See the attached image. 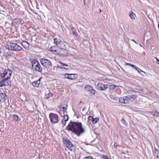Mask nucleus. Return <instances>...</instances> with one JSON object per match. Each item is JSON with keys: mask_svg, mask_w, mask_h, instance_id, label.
<instances>
[{"mask_svg": "<svg viewBox=\"0 0 159 159\" xmlns=\"http://www.w3.org/2000/svg\"><path fill=\"white\" fill-rule=\"evenodd\" d=\"M86 109V107H84L82 110V111H84Z\"/></svg>", "mask_w": 159, "mask_h": 159, "instance_id": "obj_40", "label": "nucleus"}, {"mask_svg": "<svg viewBox=\"0 0 159 159\" xmlns=\"http://www.w3.org/2000/svg\"><path fill=\"white\" fill-rule=\"evenodd\" d=\"M52 48H51L50 50L52 52H56V50L55 49H52Z\"/></svg>", "mask_w": 159, "mask_h": 159, "instance_id": "obj_35", "label": "nucleus"}, {"mask_svg": "<svg viewBox=\"0 0 159 159\" xmlns=\"http://www.w3.org/2000/svg\"><path fill=\"white\" fill-rule=\"evenodd\" d=\"M83 159H93V158L92 157L88 156L84 157Z\"/></svg>", "mask_w": 159, "mask_h": 159, "instance_id": "obj_27", "label": "nucleus"}, {"mask_svg": "<svg viewBox=\"0 0 159 159\" xmlns=\"http://www.w3.org/2000/svg\"><path fill=\"white\" fill-rule=\"evenodd\" d=\"M54 43L56 45L60 44L61 42V40L56 38L54 39Z\"/></svg>", "mask_w": 159, "mask_h": 159, "instance_id": "obj_18", "label": "nucleus"}, {"mask_svg": "<svg viewBox=\"0 0 159 159\" xmlns=\"http://www.w3.org/2000/svg\"><path fill=\"white\" fill-rule=\"evenodd\" d=\"M6 94L4 93H0V101L4 102L6 100Z\"/></svg>", "mask_w": 159, "mask_h": 159, "instance_id": "obj_13", "label": "nucleus"}, {"mask_svg": "<svg viewBox=\"0 0 159 159\" xmlns=\"http://www.w3.org/2000/svg\"><path fill=\"white\" fill-rule=\"evenodd\" d=\"M132 41H133L135 43H136V44H138V43H137V42L135 41L134 39L133 40H132Z\"/></svg>", "mask_w": 159, "mask_h": 159, "instance_id": "obj_38", "label": "nucleus"}, {"mask_svg": "<svg viewBox=\"0 0 159 159\" xmlns=\"http://www.w3.org/2000/svg\"><path fill=\"white\" fill-rule=\"evenodd\" d=\"M63 142L65 144H66L67 148H68L70 150L72 151L75 149V146L72 144L69 140L68 139H64Z\"/></svg>", "mask_w": 159, "mask_h": 159, "instance_id": "obj_6", "label": "nucleus"}, {"mask_svg": "<svg viewBox=\"0 0 159 159\" xmlns=\"http://www.w3.org/2000/svg\"><path fill=\"white\" fill-rule=\"evenodd\" d=\"M121 121L125 126H127L128 125L127 123L123 118L122 119Z\"/></svg>", "mask_w": 159, "mask_h": 159, "instance_id": "obj_21", "label": "nucleus"}, {"mask_svg": "<svg viewBox=\"0 0 159 159\" xmlns=\"http://www.w3.org/2000/svg\"><path fill=\"white\" fill-rule=\"evenodd\" d=\"M13 117L14 120L15 121H17L19 117L16 115H14Z\"/></svg>", "mask_w": 159, "mask_h": 159, "instance_id": "obj_23", "label": "nucleus"}, {"mask_svg": "<svg viewBox=\"0 0 159 159\" xmlns=\"http://www.w3.org/2000/svg\"><path fill=\"white\" fill-rule=\"evenodd\" d=\"M136 70H137V71L139 72V73H140L141 71H142L139 68H137V69H136Z\"/></svg>", "mask_w": 159, "mask_h": 159, "instance_id": "obj_31", "label": "nucleus"}, {"mask_svg": "<svg viewBox=\"0 0 159 159\" xmlns=\"http://www.w3.org/2000/svg\"><path fill=\"white\" fill-rule=\"evenodd\" d=\"M119 101L121 103L124 104L129 103L127 96L120 98L119 99Z\"/></svg>", "mask_w": 159, "mask_h": 159, "instance_id": "obj_11", "label": "nucleus"}, {"mask_svg": "<svg viewBox=\"0 0 159 159\" xmlns=\"http://www.w3.org/2000/svg\"><path fill=\"white\" fill-rule=\"evenodd\" d=\"M98 120V119L97 118H93L92 121V123L93 124L96 123L97 122Z\"/></svg>", "mask_w": 159, "mask_h": 159, "instance_id": "obj_22", "label": "nucleus"}, {"mask_svg": "<svg viewBox=\"0 0 159 159\" xmlns=\"http://www.w3.org/2000/svg\"><path fill=\"white\" fill-rule=\"evenodd\" d=\"M93 117L91 116H89L88 118V120L89 121V122H90V121L92 122L93 120Z\"/></svg>", "mask_w": 159, "mask_h": 159, "instance_id": "obj_26", "label": "nucleus"}, {"mask_svg": "<svg viewBox=\"0 0 159 159\" xmlns=\"http://www.w3.org/2000/svg\"><path fill=\"white\" fill-rule=\"evenodd\" d=\"M51 122L52 124L57 123L59 121L58 116L55 114L51 113L49 115Z\"/></svg>", "mask_w": 159, "mask_h": 159, "instance_id": "obj_5", "label": "nucleus"}, {"mask_svg": "<svg viewBox=\"0 0 159 159\" xmlns=\"http://www.w3.org/2000/svg\"><path fill=\"white\" fill-rule=\"evenodd\" d=\"M22 45L24 48L26 49L29 48V44L25 41H23L22 43Z\"/></svg>", "mask_w": 159, "mask_h": 159, "instance_id": "obj_17", "label": "nucleus"}, {"mask_svg": "<svg viewBox=\"0 0 159 159\" xmlns=\"http://www.w3.org/2000/svg\"><path fill=\"white\" fill-rule=\"evenodd\" d=\"M31 67L32 69L36 71L41 72L42 68L39 62L36 60H34L31 61Z\"/></svg>", "mask_w": 159, "mask_h": 159, "instance_id": "obj_2", "label": "nucleus"}, {"mask_svg": "<svg viewBox=\"0 0 159 159\" xmlns=\"http://www.w3.org/2000/svg\"><path fill=\"white\" fill-rule=\"evenodd\" d=\"M156 59L157 60V63L158 64H159V60L156 57H155Z\"/></svg>", "mask_w": 159, "mask_h": 159, "instance_id": "obj_33", "label": "nucleus"}, {"mask_svg": "<svg viewBox=\"0 0 159 159\" xmlns=\"http://www.w3.org/2000/svg\"><path fill=\"white\" fill-rule=\"evenodd\" d=\"M103 158L104 159H109L108 157L107 156H103Z\"/></svg>", "mask_w": 159, "mask_h": 159, "instance_id": "obj_32", "label": "nucleus"}, {"mask_svg": "<svg viewBox=\"0 0 159 159\" xmlns=\"http://www.w3.org/2000/svg\"><path fill=\"white\" fill-rule=\"evenodd\" d=\"M61 64H62L64 66H68V65H67L65 63H63L62 62H61Z\"/></svg>", "mask_w": 159, "mask_h": 159, "instance_id": "obj_34", "label": "nucleus"}, {"mask_svg": "<svg viewBox=\"0 0 159 159\" xmlns=\"http://www.w3.org/2000/svg\"><path fill=\"white\" fill-rule=\"evenodd\" d=\"M117 143H115L114 145V147L115 148H116V147L117 146Z\"/></svg>", "mask_w": 159, "mask_h": 159, "instance_id": "obj_36", "label": "nucleus"}, {"mask_svg": "<svg viewBox=\"0 0 159 159\" xmlns=\"http://www.w3.org/2000/svg\"><path fill=\"white\" fill-rule=\"evenodd\" d=\"M12 71L9 69L4 70L3 73L1 75V77L3 80H8L10 78L11 75Z\"/></svg>", "mask_w": 159, "mask_h": 159, "instance_id": "obj_4", "label": "nucleus"}, {"mask_svg": "<svg viewBox=\"0 0 159 159\" xmlns=\"http://www.w3.org/2000/svg\"><path fill=\"white\" fill-rule=\"evenodd\" d=\"M57 68H60L61 69H66L64 67H61V66H58Z\"/></svg>", "mask_w": 159, "mask_h": 159, "instance_id": "obj_29", "label": "nucleus"}, {"mask_svg": "<svg viewBox=\"0 0 159 159\" xmlns=\"http://www.w3.org/2000/svg\"><path fill=\"white\" fill-rule=\"evenodd\" d=\"M8 49L16 51H20L22 48L17 44L14 43H10L8 45Z\"/></svg>", "mask_w": 159, "mask_h": 159, "instance_id": "obj_3", "label": "nucleus"}, {"mask_svg": "<svg viewBox=\"0 0 159 159\" xmlns=\"http://www.w3.org/2000/svg\"><path fill=\"white\" fill-rule=\"evenodd\" d=\"M99 10H100V12H101L102 11V10H101L100 9H99Z\"/></svg>", "mask_w": 159, "mask_h": 159, "instance_id": "obj_42", "label": "nucleus"}, {"mask_svg": "<svg viewBox=\"0 0 159 159\" xmlns=\"http://www.w3.org/2000/svg\"><path fill=\"white\" fill-rule=\"evenodd\" d=\"M53 94L52 93H49L47 94H46L45 96V98L47 99H49L52 97Z\"/></svg>", "mask_w": 159, "mask_h": 159, "instance_id": "obj_19", "label": "nucleus"}, {"mask_svg": "<svg viewBox=\"0 0 159 159\" xmlns=\"http://www.w3.org/2000/svg\"><path fill=\"white\" fill-rule=\"evenodd\" d=\"M66 128L70 131L78 136L85 133V129L82 127L81 122H75L71 121L67 126Z\"/></svg>", "mask_w": 159, "mask_h": 159, "instance_id": "obj_1", "label": "nucleus"}, {"mask_svg": "<svg viewBox=\"0 0 159 159\" xmlns=\"http://www.w3.org/2000/svg\"><path fill=\"white\" fill-rule=\"evenodd\" d=\"M64 76L66 78L70 80H75L78 77L77 75L75 74H69L66 73L64 74Z\"/></svg>", "mask_w": 159, "mask_h": 159, "instance_id": "obj_8", "label": "nucleus"}, {"mask_svg": "<svg viewBox=\"0 0 159 159\" xmlns=\"http://www.w3.org/2000/svg\"><path fill=\"white\" fill-rule=\"evenodd\" d=\"M158 28H159V24L158 25Z\"/></svg>", "mask_w": 159, "mask_h": 159, "instance_id": "obj_44", "label": "nucleus"}, {"mask_svg": "<svg viewBox=\"0 0 159 159\" xmlns=\"http://www.w3.org/2000/svg\"><path fill=\"white\" fill-rule=\"evenodd\" d=\"M116 86L114 85H111L110 86V88L114 89L115 88Z\"/></svg>", "mask_w": 159, "mask_h": 159, "instance_id": "obj_28", "label": "nucleus"}, {"mask_svg": "<svg viewBox=\"0 0 159 159\" xmlns=\"http://www.w3.org/2000/svg\"><path fill=\"white\" fill-rule=\"evenodd\" d=\"M34 107H32V108H31L30 109V111H33L34 110Z\"/></svg>", "mask_w": 159, "mask_h": 159, "instance_id": "obj_37", "label": "nucleus"}, {"mask_svg": "<svg viewBox=\"0 0 159 159\" xmlns=\"http://www.w3.org/2000/svg\"><path fill=\"white\" fill-rule=\"evenodd\" d=\"M8 80H3L0 81V87H2L3 86L7 85L8 84V83L7 81Z\"/></svg>", "mask_w": 159, "mask_h": 159, "instance_id": "obj_14", "label": "nucleus"}, {"mask_svg": "<svg viewBox=\"0 0 159 159\" xmlns=\"http://www.w3.org/2000/svg\"><path fill=\"white\" fill-rule=\"evenodd\" d=\"M60 108L61 110H63V111L64 112L66 110L67 108L61 105L60 107Z\"/></svg>", "mask_w": 159, "mask_h": 159, "instance_id": "obj_24", "label": "nucleus"}, {"mask_svg": "<svg viewBox=\"0 0 159 159\" xmlns=\"http://www.w3.org/2000/svg\"><path fill=\"white\" fill-rule=\"evenodd\" d=\"M126 65H129L130 66H131V65L132 64H129V63H126Z\"/></svg>", "mask_w": 159, "mask_h": 159, "instance_id": "obj_39", "label": "nucleus"}, {"mask_svg": "<svg viewBox=\"0 0 159 159\" xmlns=\"http://www.w3.org/2000/svg\"><path fill=\"white\" fill-rule=\"evenodd\" d=\"M68 119H69V118H68V115H64V122L66 123V122L68 120ZM63 122H64L63 121V120H62V123L63 124ZM64 125H65V123H64Z\"/></svg>", "mask_w": 159, "mask_h": 159, "instance_id": "obj_20", "label": "nucleus"}, {"mask_svg": "<svg viewBox=\"0 0 159 159\" xmlns=\"http://www.w3.org/2000/svg\"><path fill=\"white\" fill-rule=\"evenodd\" d=\"M84 89L85 91L89 92L91 95H93L95 94V90H94L93 88L90 86L86 85L85 86Z\"/></svg>", "mask_w": 159, "mask_h": 159, "instance_id": "obj_9", "label": "nucleus"}, {"mask_svg": "<svg viewBox=\"0 0 159 159\" xmlns=\"http://www.w3.org/2000/svg\"><path fill=\"white\" fill-rule=\"evenodd\" d=\"M155 152H157L159 153V151L158 150H155Z\"/></svg>", "mask_w": 159, "mask_h": 159, "instance_id": "obj_41", "label": "nucleus"}, {"mask_svg": "<svg viewBox=\"0 0 159 159\" xmlns=\"http://www.w3.org/2000/svg\"><path fill=\"white\" fill-rule=\"evenodd\" d=\"M41 64L47 68H48L51 65V62L48 60L44 58H41L40 60Z\"/></svg>", "mask_w": 159, "mask_h": 159, "instance_id": "obj_7", "label": "nucleus"}, {"mask_svg": "<svg viewBox=\"0 0 159 159\" xmlns=\"http://www.w3.org/2000/svg\"><path fill=\"white\" fill-rule=\"evenodd\" d=\"M139 46H141V47H142V45H141V44H139Z\"/></svg>", "mask_w": 159, "mask_h": 159, "instance_id": "obj_43", "label": "nucleus"}, {"mask_svg": "<svg viewBox=\"0 0 159 159\" xmlns=\"http://www.w3.org/2000/svg\"><path fill=\"white\" fill-rule=\"evenodd\" d=\"M131 66H132L133 68H134V69H135L136 70V69L137 68V67L135 66L132 64L131 65Z\"/></svg>", "mask_w": 159, "mask_h": 159, "instance_id": "obj_30", "label": "nucleus"}, {"mask_svg": "<svg viewBox=\"0 0 159 159\" xmlns=\"http://www.w3.org/2000/svg\"><path fill=\"white\" fill-rule=\"evenodd\" d=\"M154 113V114H153L154 116H159V113L158 112L156 111Z\"/></svg>", "mask_w": 159, "mask_h": 159, "instance_id": "obj_25", "label": "nucleus"}, {"mask_svg": "<svg viewBox=\"0 0 159 159\" xmlns=\"http://www.w3.org/2000/svg\"><path fill=\"white\" fill-rule=\"evenodd\" d=\"M127 97L129 103L131 102L136 98V96L134 95L127 96Z\"/></svg>", "mask_w": 159, "mask_h": 159, "instance_id": "obj_12", "label": "nucleus"}, {"mask_svg": "<svg viewBox=\"0 0 159 159\" xmlns=\"http://www.w3.org/2000/svg\"><path fill=\"white\" fill-rule=\"evenodd\" d=\"M97 88L98 89L101 90H106L108 88L107 85H105L101 83L98 84Z\"/></svg>", "mask_w": 159, "mask_h": 159, "instance_id": "obj_10", "label": "nucleus"}, {"mask_svg": "<svg viewBox=\"0 0 159 159\" xmlns=\"http://www.w3.org/2000/svg\"><path fill=\"white\" fill-rule=\"evenodd\" d=\"M129 16L132 20H134L135 19L136 16L135 14L132 11H131L129 14Z\"/></svg>", "mask_w": 159, "mask_h": 159, "instance_id": "obj_15", "label": "nucleus"}, {"mask_svg": "<svg viewBox=\"0 0 159 159\" xmlns=\"http://www.w3.org/2000/svg\"><path fill=\"white\" fill-rule=\"evenodd\" d=\"M41 78H40L39 80L36 81H34L32 82V85L35 87H38L40 84V81Z\"/></svg>", "mask_w": 159, "mask_h": 159, "instance_id": "obj_16", "label": "nucleus"}, {"mask_svg": "<svg viewBox=\"0 0 159 159\" xmlns=\"http://www.w3.org/2000/svg\"><path fill=\"white\" fill-rule=\"evenodd\" d=\"M80 159V158H78V159Z\"/></svg>", "mask_w": 159, "mask_h": 159, "instance_id": "obj_46", "label": "nucleus"}, {"mask_svg": "<svg viewBox=\"0 0 159 159\" xmlns=\"http://www.w3.org/2000/svg\"><path fill=\"white\" fill-rule=\"evenodd\" d=\"M157 158H158V155H157Z\"/></svg>", "mask_w": 159, "mask_h": 159, "instance_id": "obj_45", "label": "nucleus"}]
</instances>
